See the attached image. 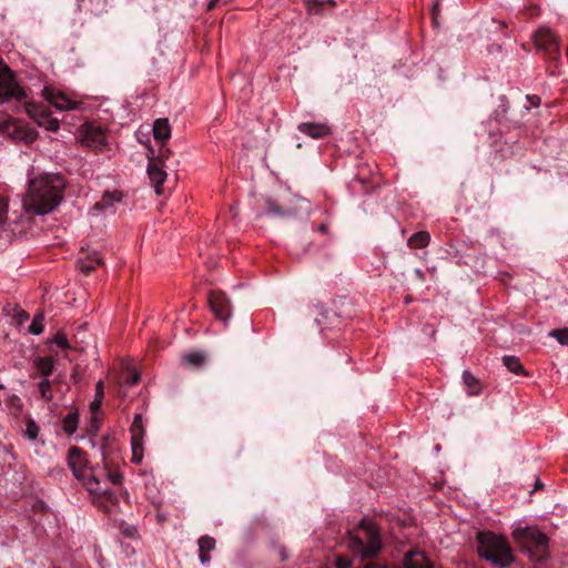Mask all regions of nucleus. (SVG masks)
Here are the masks:
<instances>
[{"label":"nucleus","instance_id":"obj_39","mask_svg":"<svg viewBox=\"0 0 568 568\" xmlns=\"http://www.w3.org/2000/svg\"><path fill=\"white\" fill-rule=\"evenodd\" d=\"M527 101L530 103L531 106L538 108L540 105V98L536 94L534 95H527Z\"/></svg>","mask_w":568,"mask_h":568},{"label":"nucleus","instance_id":"obj_40","mask_svg":"<svg viewBox=\"0 0 568 568\" xmlns=\"http://www.w3.org/2000/svg\"><path fill=\"white\" fill-rule=\"evenodd\" d=\"M28 318H29V314L26 311H23V310L17 311V320H18L19 324L24 323Z\"/></svg>","mask_w":568,"mask_h":568},{"label":"nucleus","instance_id":"obj_12","mask_svg":"<svg viewBox=\"0 0 568 568\" xmlns=\"http://www.w3.org/2000/svg\"><path fill=\"white\" fill-rule=\"evenodd\" d=\"M44 95L48 102L57 110L64 111L78 109L79 103L71 100L68 95L60 91L45 88Z\"/></svg>","mask_w":568,"mask_h":568},{"label":"nucleus","instance_id":"obj_22","mask_svg":"<svg viewBox=\"0 0 568 568\" xmlns=\"http://www.w3.org/2000/svg\"><path fill=\"white\" fill-rule=\"evenodd\" d=\"M429 241H430L429 233L426 231H419V232L414 233L408 239L407 244L412 248H424L429 244Z\"/></svg>","mask_w":568,"mask_h":568},{"label":"nucleus","instance_id":"obj_25","mask_svg":"<svg viewBox=\"0 0 568 568\" xmlns=\"http://www.w3.org/2000/svg\"><path fill=\"white\" fill-rule=\"evenodd\" d=\"M306 10L310 14H320L325 4L335 6L334 0H304Z\"/></svg>","mask_w":568,"mask_h":568},{"label":"nucleus","instance_id":"obj_50","mask_svg":"<svg viewBox=\"0 0 568 568\" xmlns=\"http://www.w3.org/2000/svg\"><path fill=\"white\" fill-rule=\"evenodd\" d=\"M101 456H102V459L105 460V452H104V448H101Z\"/></svg>","mask_w":568,"mask_h":568},{"label":"nucleus","instance_id":"obj_17","mask_svg":"<svg viewBox=\"0 0 568 568\" xmlns=\"http://www.w3.org/2000/svg\"><path fill=\"white\" fill-rule=\"evenodd\" d=\"M403 568H434V566L423 552L408 551L404 557Z\"/></svg>","mask_w":568,"mask_h":568},{"label":"nucleus","instance_id":"obj_11","mask_svg":"<svg viewBox=\"0 0 568 568\" xmlns=\"http://www.w3.org/2000/svg\"><path fill=\"white\" fill-rule=\"evenodd\" d=\"M148 175L151 181L152 186L155 190L158 195L163 194L162 185L166 180V172L162 168L161 161L156 159H151L148 165Z\"/></svg>","mask_w":568,"mask_h":568},{"label":"nucleus","instance_id":"obj_13","mask_svg":"<svg viewBox=\"0 0 568 568\" xmlns=\"http://www.w3.org/2000/svg\"><path fill=\"white\" fill-rule=\"evenodd\" d=\"M297 129L312 139H322L332 132L329 125L323 122H303L298 124Z\"/></svg>","mask_w":568,"mask_h":568},{"label":"nucleus","instance_id":"obj_24","mask_svg":"<svg viewBox=\"0 0 568 568\" xmlns=\"http://www.w3.org/2000/svg\"><path fill=\"white\" fill-rule=\"evenodd\" d=\"M34 366L38 369V372L47 378L50 376L54 368V361L52 357H38L34 361Z\"/></svg>","mask_w":568,"mask_h":568},{"label":"nucleus","instance_id":"obj_36","mask_svg":"<svg viewBox=\"0 0 568 568\" xmlns=\"http://www.w3.org/2000/svg\"><path fill=\"white\" fill-rule=\"evenodd\" d=\"M7 210L8 205L6 201L0 197V226H2L7 221Z\"/></svg>","mask_w":568,"mask_h":568},{"label":"nucleus","instance_id":"obj_2","mask_svg":"<svg viewBox=\"0 0 568 568\" xmlns=\"http://www.w3.org/2000/svg\"><path fill=\"white\" fill-rule=\"evenodd\" d=\"M477 542L478 555L496 567L505 568L514 562L511 548L504 536L481 531L477 535Z\"/></svg>","mask_w":568,"mask_h":568},{"label":"nucleus","instance_id":"obj_19","mask_svg":"<svg viewBox=\"0 0 568 568\" xmlns=\"http://www.w3.org/2000/svg\"><path fill=\"white\" fill-rule=\"evenodd\" d=\"M171 136V125L168 119H158L153 124V138L164 144Z\"/></svg>","mask_w":568,"mask_h":568},{"label":"nucleus","instance_id":"obj_7","mask_svg":"<svg viewBox=\"0 0 568 568\" xmlns=\"http://www.w3.org/2000/svg\"><path fill=\"white\" fill-rule=\"evenodd\" d=\"M27 113L37 122L39 126L44 128L48 131L57 132L60 128L59 121L52 118L47 110L34 103H27Z\"/></svg>","mask_w":568,"mask_h":568},{"label":"nucleus","instance_id":"obj_27","mask_svg":"<svg viewBox=\"0 0 568 568\" xmlns=\"http://www.w3.org/2000/svg\"><path fill=\"white\" fill-rule=\"evenodd\" d=\"M130 433H131V439L143 440L145 429L143 426L142 416L140 414H136L134 416L133 423L130 427Z\"/></svg>","mask_w":568,"mask_h":568},{"label":"nucleus","instance_id":"obj_32","mask_svg":"<svg viewBox=\"0 0 568 568\" xmlns=\"http://www.w3.org/2000/svg\"><path fill=\"white\" fill-rule=\"evenodd\" d=\"M39 430H40V427L38 426V424L33 419L29 418L26 424V430H24L26 436L29 439L34 440L38 438Z\"/></svg>","mask_w":568,"mask_h":568},{"label":"nucleus","instance_id":"obj_41","mask_svg":"<svg viewBox=\"0 0 568 568\" xmlns=\"http://www.w3.org/2000/svg\"><path fill=\"white\" fill-rule=\"evenodd\" d=\"M109 479L115 484V485H119L121 484L122 481V475L120 473H113V474H109Z\"/></svg>","mask_w":568,"mask_h":568},{"label":"nucleus","instance_id":"obj_44","mask_svg":"<svg viewBox=\"0 0 568 568\" xmlns=\"http://www.w3.org/2000/svg\"><path fill=\"white\" fill-rule=\"evenodd\" d=\"M364 568H388V566L371 562V564L365 565Z\"/></svg>","mask_w":568,"mask_h":568},{"label":"nucleus","instance_id":"obj_14","mask_svg":"<svg viewBox=\"0 0 568 568\" xmlns=\"http://www.w3.org/2000/svg\"><path fill=\"white\" fill-rule=\"evenodd\" d=\"M123 194L120 191L104 192L102 199L98 201L91 209V214L97 216L113 206L114 203L121 202Z\"/></svg>","mask_w":568,"mask_h":568},{"label":"nucleus","instance_id":"obj_47","mask_svg":"<svg viewBox=\"0 0 568 568\" xmlns=\"http://www.w3.org/2000/svg\"><path fill=\"white\" fill-rule=\"evenodd\" d=\"M416 275H417L420 280H424V273H423L420 270H416Z\"/></svg>","mask_w":568,"mask_h":568},{"label":"nucleus","instance_id":"obj_8","mask_svg":"<svg viewBox=\"0 0 568 568\" xmlns=\"http://www.w3.org/2000/svg\"><path fill=\"white\" fill-rule=\"evenodd\" d=\"M79 139L82 144L93 149H102L105 145L104 131L92 124H84L81 126Z\"/></svg>","mask_w":568,"mask_h":568},{"label":"nucleus","instance_id":"obj_37","mask_svg":"<svg viewBox=\"0 0 568 568\" xmlns=\"http://www.w3.org/2000/svg\"><path fill=\"white\" fill-rule=\"evenodd\" d=\"M552 336H555L560 344H567L568 343V329L567 331H554L551 333Z\"/></svg>","mask_w":568,"mask_h":568},{"label":"nucleus","instance_id":"obj_15","mask_svg":"<svg viewBox=\"0 0 568 568\" xmlns=\"http://www.w3.org/2000/svg\"><path fill=\"white\" fill-rule=\"evenodd\" d=\"M265 204H266V214L270 216L280 217V219H291V217H295L297 215L296 207L281 205L272 199H266Z\"/></svg>","mask_w":568,"mask_h":568},{"label":"nucleus","instance_id":"obj_31","mask_svg":"<svg viewBox=\"0 0 568 568\" xmlns=\"http://www.w3.org/2000/svg\"><path fill=\"white\" fill-rule=\"evenodd\" d=\"M39 392L40 396L45 400L50 402L53 398L52 388H51V382L48 378H43L39 383Z\"/></svg>","mask_w":568,"mask_h":568},{"label":"nucleus","instance_id":"obj_3","mask_svg":"<svg viewBox=\"0 0 568 568\" xmlns=\"http://www.w3.org/2000/svg\"><path fill=\"white\" fill-rule=\"evenodd\" d=\"M347 547L362 559L375 557L382 549V540L376 526L362 520L356 529L348 532Z\"/></svg>","mask_w":568,"mask_h":568},{"label":"nucleus","instance_id":"obj_10","mask_svg":"<svg viewBox=\"0 0 568 568\" xmlns=\"http://www.w3.org/2000/svg\"><path fill=\"white\" fill-rule=\"evenodd\" d=\"M3 132L10 135L13 140L23 141L26 143H32L38 136L36 130L13 120H10L4 124Z\"/></svg>","mask_w":568,"mask_h":568},{"label":"nucleus","instance_id":"obj_18","mask_svg":"<svg viewBox=\"0 0 568 568\" xmlns=\"http://www.w3.org/2000/svg\"><path fill=\"white\" fill-rule=\"evenodd\" d=\"M84 464L82 452L79 447L73 446L68 454V465L72 469L73 475L79 479H84L82 466Z\"/></svg>","mask_w":568,"mask_h":568},{"label":"nucleus","instance_id":"obj_20","mask_svg":"<svg viewBox=\"0 0 568 568\" xmlns=\"http://www.w3.org/2000/svg\"><path fill=\"white\" fill-rule=\"evenodd\" d=\"M200 561L205 565L211 560L210 551L215 548V539L210 536H202L199 541Z\"/></svg>","mask_w":568,"mask_h":568},{"label":"nucleus","instance_id":"obj_23","mask_svg":"<svg viewBox=\"0 0 568 568\" xmlns=\"http://www.w3.org/2000/svg\"><path fill=\"white\" fill-rule=\"evenodd\" d=\"M463 383L468 395H478L480 392V383L469 371L463 373Z\"/></svg>","mask_w":568,"mask_h":568},{"label":"nucleus","instance_id":"obj_46","mask_svg":"<svg viewBox=\"0 0 568 568\" xmlns=\"http://www.w3.org/2000/svg\"><path fill=\"white\" fill-rule=\"evenodd\" d=\"M317 230L321 233H327L328 232V226H327V224L323 223V224L318 225Z\"/></svg>","mask_w":568,"mask_h":568},{"label":"nucleus","instance_id":"obj_6","mask_svg":"<svg viewBox=\"0 0 568 568\" xmlns=\"http://www.w3.org/2000/svg\"><path fill=\"white\" fill-rule=\"evenodd\" d=\"M534 42L536 48L542 51L549 59L558 58L559 39L549 28L540 27L534 34Z\"/></svg>","mask_w":568,"mask_h":568},{"label":"nucleus","instance_id":"obj_48","mask_svg":"<svg viewBox=\"0 0 568 568\" xmlns=\"http://www.w3.org/2000/svg\"><path fill=\"white\" fill-rule=\"evenodd\" d=\"M541 487H542V483L539 479H537V481L535 484V489H539Z\"/></svg>","mask_w":568,"mask_h":568},{"label":"nucleus","instance_id":"obj_42","mask_svg":"<svg viewBox=\"0 0 568 568\" xmlns=\"http://www.w3.org/2000/svg\"><path fill=\"white\" fill-rule=\"evenodd\" d=\"M123 534L126 536V537H130V538H135L136 537V528L135 527H128L123 530Z\"/></svg>","mask_w":568,"mask_h":568},{"label":"nucleus","instance_id":"obj_29","mask_svg":"<svg viewBox=\"0 0 568 568\" xmlns=\"http://www.w3.org/2000/svg\"><path fill=\"white\" fill-rule=\"evenodd\" d=\"M101 264H102V258L98 254H94L89 260L78 261V267L84 274H89L91 271H93L97 267V265H101Z\"/></svg>","mask_w":568,"mask_h":568},{"label":"nucleus","instance_id":"obj_4","mask_svg":"<svg viewBox=\"0 0 568 568\" xmlns=\"http://www.w3.org/2000/svg\"><path fill=\"white\" fill-rule=\"evenodd\" d=\"M515 539L531 559L541 561L548 556V537L535 527H525L514 531Z\"/></svg>","mask_w":568,"mask_h":568},{"label":"nucleus","instance_id":"obj_1","mask_svg":"<svg viewBox=\"0 0 568 568\" xmlns=\"http://www.w3.org/2000/svg\"><path fill=\"white\" fill-rule=\"evenodd\" d=\"M64 181L60 174H43L29 182L24 206L29 212L43 215L53 211L62 200Z\"/></svg>","mask_w":568,"mask_h":568},{"label":"nucleus","instance_id":"obj_9","mask_svg":"<svg viewBox=\"0 0 568 568\" xmlns=\"http://www.w3.org/2000/svg\"><path fill=\"white\" fill-rule=\"evenodd\" d=\"M209 305L214 315L226 322L231 315V304L226 295L222 292L212 291L209 294Z\"/></svg>","mask_w":568,"mask_h":568},{"label":"nucleus","instance_id":"obj_30","mask_svg":"<svg viewBox=\"0 0 568 568\" xmlns=\"http://www.w3.org/2000/svg\"><path fill=\"white\" fill-rule=\"evenodd\" d=\"M132 462L140 464L143 457V440L131 439Z\"/></svg>","mask_w":568,"mask_h":568},{"label":"nucleus","instance_id":"obj_45","mask_svg":"<svg viewBox=\"0 0 568 568\" xmlns=\"http://www.w3.org/2000/svg\"><path fill=\"white\" fill-rule=\"evenodd\" d=\"M438 2H436L434 6H433V20L434 22H436V18H437V13H438Z\"/></svg>","mask_w":568,"mask_h":568},{"label":"nucleus","instance_id":"obj_33","mask_svg":"<svg viewBox=\"0 0 568 568\" xmlns=\"http://www.w3.org/2000/svg\"><path fill=\"white\" fill-rule=\"evenodd\" d=\"M104 392H103V382L99 381L95 385V398L91 403L90 407L92 410L99 409L102 403Z\"/></svg>","mask_w":568,"mask_h":568},{"label":"nucleus","instance_id":"obj_5","mask_svg":"<svg viewBox=\"0 0 568 568\" xmlns=\"http://www.w3.org/2000/svg\"><path fill=\"white\" fill-rule=\"evenodd\" d=\"M26 97V91L16 81L13 72L0 60V98L7 101L9 99L22 100Z\"/></svg>","mask_w":568,"mask_h":568},{"label":"nucleus","instance_id":"obj_43","mask_svg":"<svg viewBox=\"0 0 568 568\" xmlns=\"http://www.w3.org/2000/svg\"><path fill=\"white\" fill-rule=\"evenodd\" d=\"M140 381V375L138 373H133L126 381L129 385H135Z\"/></svg>","mask_w":568,"mask_h":568},{"label":"nucleus","instance_id":"obj_38","mask_svg":"<svg viewBox=\"0 0 568 568\" xmlns=\"http://www.w3.org/2000/svg\"><path fill=\"white\" fill-rule=\"evenodd\" d=\"M351 561L347 558L338 557L336 560V568H349Z\"/></svg>","mask_w":568,"mask_h":568},{"label":"nucleus","instance_id":"obj_21","mask_svg":"<svg viewBox=\"0 0 568 568\" xmlns=\"http://www.w3.org/2000/svg\"><path fill=\"white\" fill-rule=\"evenodd\" d=\"M205 355L201 352H192L183 355L182 365L189 368H201L205 364Z\"/></svg>","mask_w":568,"mask_h":568},{"label":"nucleus","instance_id":"obj_16","mask_svg":"<svg viewBox=\"0 0 568 568\" xmlns=\"http://www.w3.org/2000/svg\"><path fill=\"white\" fill-rule=\"evenodd\" d=\"M84 484L91 495L95 497H105L110 501L116 500L115 495L110 489L103 487L97 477H87Z\"/></svg>","mask_w":568,"mask_h":568},{"label":"nucleus","instance_id":"obj_35","mask_svg":"<svg viewBox=\"0 0 568 568\" xmlns=\"http://www.w3.org/2000/svg\"><path fill=\"white\" fill-rule=\"evenodd\" d=\"M54 343L61 347V348H69L70 347V344H69V341H68V337L63 334V333H58L55 336H54Z\"/></svg>","mask_w":568,"mask_h":568},{"label":"nucleus","instance_id":"obj_49","mask_svg":"<svg viewBox=\"0 0 568 568\" xmlns=\"http://www.w3.org/2000/svg\"><path fill=\"white\" fill-rule=\"evenodd\" d=\"M219 0H211L210 3H209V9H212L214 8L215 3L217 2Z\"/></svg>","mask_w":568,"mask_h":568},{"label":"nucleus","instance_id":"obj_51","mask_svg":"<svg viewBox=\"0 0 568 568\" xmlns=\"http://www.w3.org/2000/svg\"><path fill=\"white\" fill-rule=\"evenodd\" d=\"M498 23H499L500 28H506V23L504 21H499Z\"/></svg>","mask_w":568,"mask_h":568},{"label":"nucleus","instance_id":"obj_34","mask_svg":"<svg viewBox=\"0 0 568 568\" xmlns=\"http://www.w3.org/2000/svg\"><path fill=\"white\" fill-rule=\"evenodd\" d=\"M42 321H43V314L36 315L31 325L29 326V331L34 335L41 334L43 332Z\"/></svg>","mask_w":568,"mask_h":568},{"label":"nucleus","instance_id":"obj_28","mask_svg":"<svg viewBox=\"0 0 568 568\" xmlns=\"http://www.w3.org/2000/svg\"><path fill=\"white\" fill-rule=\"evenodd\" d=\"M79 416L77 412L69 413L62 420V428L65 434L73 435L78 428Z\"/></svg>","mask_w":568,"mask_h":568},{"label":"nucleus","instance_id":"obj_26","mask_svg":"<svg viewBox=\"0 0 568 568\" xmlns=\"http://www.w3.org/2000/svg\"><path fill=\"white\" fill-rule=\"evenodd\" d=\"M503 363L507 367V369L514 374L517 375H526L527 373L524 369V366L521 365L520 361L516 356H504Z\"/></svg>","mask_w":568,"mask_h":568}]
</instances>
